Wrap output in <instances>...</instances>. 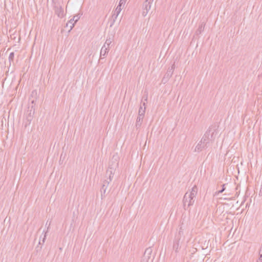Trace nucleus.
I'll list each match as a JSON object with an SVG mask.
<instances>
[{"instance_id":"f257e3e1","label":"nucleus","mask_w":262,"mask_h":262,"mask_svg":"<svg viewBox=\"0 0 262 262\" xmlns=\"http://www.w3.org/2000/svg\"><path fill=\"white\" fill-rule=\"evenodd\" d=\"M197 193L198 187L194 185L190 192H187L185 194L183 199V207L185 210H188L189 207L194 204Z\"/></svg>"},{"instance_id":"f03ea898","label":"nucleus","mask_w":262,"mask_h":262,"mask_svg":"<svg viewBox=\"0 0 262 262\" xmlns=\"http://www.w3.org/2000/svg\"><path fill=\"white\" fill-rule=\"evenodd\" d=\"M118 157L117 155H114L113 156L112 160L110 162L108 168L107 169L106 171V177L108 176V178L104 182H105V183H107V185H108L110 182L112 181L116 170V168L118 165Z\"/></svg>"},{"instance_id":"7ed1b4c3","label":"nucleus","mask_w":262,"mask_h":262,"mask_svg":"<svg viewBox=\"0 0 262 262\" xmlns=\"http://www.w3.org/2000/svg\"><path fill=\"white\" fill-rule=\"evenodd\" d=\"M215 129H213L212 127H209L204 134L201 140L203 143H205L209 146L210 143H212L215 139Z\"/></svg>"},{"instance_id":"20e7f679","label":"nucleus","mask_w":262,"mask_h":262,"mask_svg":"<svg viewBox=\"0 0 262 262\" xmlns=\"http://www.w3.org/2000/svg\"><path fill=\"white\" fill-rule=\"evenodd\" d=\"M34 105L29 104L28 110L26 111L25 116V119L24 120L25 127H26L28 125H30L33 119V115L35 112Z\"/></svg>"},{"instance_id":"39448f33","label":"nucleus","mask_w":262,"mask_h":262,"mask_svg":"<svg viewBox=\"0 0 262 262\" xmlns=\"http://www.w3.org/2000/svg\"><path fill=\"white\" fill-rule=\"evenodd\" d=\"M154 0H145L143 4L142 15L145 16L151 8V4Z\"/></svg>"},{"instance_id":"423d86ee","label":"nucleus","mask_w":262,"mask_h":262,"mask_svg":"<svg viewBox=\"0 0 262 262\" xmlns=\"http://www.w3.org/2000/svg\"><path fill=\"white\" fill-rule=\"evenodd\" d=\"M53 8L55 14H56L58 17L62 18L64 16V14L63 9L60 5V3L53 6Z\"/></svg>"},{"instance_id":"0eeeda50","label":"nucleus","mask_w":262,"mask_h":262,"mask_svg":"<svg viewBox=\"0 0 262 262\" xmlns=\"http://www.w3.org/2000/svg\"><path fill=\"white\" fill-rule=\"evenodd\" d=\"M152 250L151 248L149 247L146 249L142 260L141 262H148L149 259L150 257V255L152 253Z\"/></svg>"},{"instance_id":"6e6552de","label":"nucleus","mask_w":262,"mask_h":262,"mask_svg":"<svg viewBox=\"0 0 262 262\" xmlns=\"http://www.w3.org/2000/svg\"><path fill=\"white\" fill-rule=\"evenodd\" d=\"M209 146L206 145L205 143L202 142L201 140L196 145L195 147L194 151L195 152H200L203 150L206 149Z\"/></svg>"},{"instance_id":"1a4fd4ad","label":"nucleus","mask_w":262,"mask_h":262,"mask_svg":"<svg viewBox=\"0 0 262 262\" xmlns=\"http://www.w3.org/2000/svg\"><path fill=\"white\" fill-rule=\"evenodd\" d=\"M37 92L36 90H33L32 91L30 97L29 98L30 101H31V103L30 104L31 105H34L35 104V102L37 100Z\"/></svg>"},{"instance_id":"9d476101","label":"nucleus","mask_w":262,"mask_h":262,"mask_svg":"<svg viewBox=\"0 0 262 262\" xmlns=\"http://www.w3.org/2000/svg\"><path fill=\"white\" fill-rule=\"evenodd\" d=\"M175 69V64L174 62L172 64L171 67L169 68L167 70V72L165 73L164 76H165V78H169L172 76L174 70Z\"/></svg>"},{"instance_id":"9b49d317","label":"nucleus","mask_w":262,"mask_h":262,"mask_svg":"<svg viewBox=\"0 0 262 262\" xmlns=\"http://www.w3.org/2000/svg\"><path fill=\"white\" fill-rule=\"evenodd\" d=\"M108 185H107V183H105V182H103V184L100 189L101 199H103L105 197V193L106 192Z\"/></svg>"},{"instance_id":"f8f14e48","label":"nucleus","mask_w":262,"mask_h":262,"mask_svg":"<svg viewBox=\"0 0 262 262\" xmlns=\"http://www.w3.org/2000/svg\"><path fill=\"white\" fill-rule=\"evenodd\" d=\"M110 49L105 47V45H103L100 51V56L105 57L109 51Z\"/></svg>"},{"instance_id":"ddd939ff","label":"nucleus","mask_w":262,"mask_h":262,"mask_svg":"<svg viewBox=\"0 0 262 262\" xmlns=\"http://www.w3.org/2000/svg\"><path fill=\"white\" fill-rule=\"evenodd\" d=\"M143 118L144 117L140 116L139 115L138 116L136 123V127L137 128H138L141 126L143 121Z\"/></svg>"},{"instance_id":"4468645a","label":"nucleus","mask_w":262,"mask_h":262,"mask_svg":"<svg viewBox=\"0 0 262 262\" xmlns=\"http://www.w3.org/2000/svg\"><path fill=\"white\" fill-rule=\"evenodd\" d=\"M121 10H122L121 8L117 6L114 11V14L112 15V18H115V19H116L117 18L119 14L121 12Z\"/></svg>"},{"instance_id":"2eb2a0df","label":"nucleus","mask_w":262,"mask_h":262,"mask_svg":"<svg viewBox=\"0 0 262 262\" xmlns=\"http://www.w3.org/2000/svg\"><path fill=\"white\" fill-rule=\"evenodd\" d=\"M205 24L204 22H202L199 26V28L197 29L196 31V33L197 34H201V32L204 30L205 27Z\"/></svg>"},{"instance_id":"dca6fc26","label":"nucleus","mask_w":262,"mask_h":262,"mask_svg":"<svg viewBox=\"0 0 262 262\" xmlns=\"http://www.w3.org/2000/svg\"><path fill=\"white\" fill-rule=\"evenodd\" d=\"M113 40V37H110L109 38H107L105 41V42L104 43V45H105V47L108 48L110 49V46Z\"/></svg>"},{"instance_id":"f3484780","label":"nucleus","mask_w":262,"mask_h":262,"mask_svg":"<svg viewBox=\"0 0 262 262\" xmlns=\"http://www.w3.org/2000/svg\"><path fill=\"white\" fill-rule=\"evenodd\" d=\"M179 240H176L173 242V249L175 250L176 252L178 251V249L179 248Z\"/></svg>"},{"instance_id":"a211bd4d","label":"nucleus","mask_w":262,"mask_h":262,"mask_svg":"<svg viewBox=\"0 0 262 262\" xmlns=\"http://www.w3.org/2000/svg\"><path fill=\"white\" fill-rule=\"evenodd\" d=\"M145 111V107L144 106V108H143L142 106H140L138 112V115L140 116L144 117Z\"/></svg>"},{"instance_id":"6ab92c4d","label":"nucleus","mask_w":262,"mask_h":262,"mask_svg":"<svg viewBox=\"0 0 262 262\" xmlns=\"http://www.w3.org/2000/svg\"><path fill=\"white\" fill-rule=\"evenodd\" d=\"M14 58V52H11L9 56V61L10 63L13 62Z\"/></svg>"},{"instance_id":"aec40b11","label":"nucleus","mask_w":262,"mask_h":262,"mask_svg":"<svg viewBox=\"0 0 262 262\" xmlns=\"http://www.w3.org/2000/svg\"><path fill=\"white\" fill-rule=\"evenodd\" d=\"M80 15L79 14L75 15L72 18V20H74V23H76L80 18Z\"/></svg>"},{"instance_id":"412c9836","label":"nucleus","mask_w":262,"mask_h":262,"mask_svg":"<svg viewBox=\"0 0 262 262\" xmlns=\"http://www.w3.org/2000/svg\"><path fill=\"white\" fill-rule=\"evenodd\" d=\"M73 21H74V20H72V18H71L69 21H68V23L67 24V25L68 24H71V26H70V30H72V28L74 27V25L75 23H74V22L73 23Z\"/></svg>"},{"instance_id":"4be33fe9","label":"nucleus","mask_w":262,"mask_h":262,"mask_svg":"<svg viewBox=\"0 0 262 262\" xmlns=\"http://www.w3.org/2000/svg\"><path fill=\"white\" fill-rule=\"evenodd\" d=\"M257 262H262V253H261V249H259V257Z\"/></svg>"},{"instance_id":"5701e85b","label":"nucleus","mask_w":262,"mask_h":262,"mask_svg":"<svg viewBox=\"0 0 262 262\" xmlns=\"http://www.w3.org/2000/svg\"><path fill=\"white\" fill-rule=\"evenodd\" d=\"M225 185L226 184H223L222 185V188L221 190L218 191L217 192H215V194H219V193H221L222 192H223V191L225 190Z\"/></svg>"},{"instance_id":"b1692460","label":"nucleus","mask_w":262,"mask_h":262,"mask_svg":"<svg viewBox=\"0 0 262 262\" xmlns=\"http://www.w3.org/2000/svg\"><path fill=\"white\" fill-rule=\"evenodd\" d=\"M126 0H120L118 7L121 8L122 5H124Z\"/></svg>"},{"instance_id":"393cba45","label":"nucleus","mask_w":262,"mask_h":262,"mask_svg":"<svg viewBox=\"0 0 262 262\" xmlns=\"http://www.w3.org/2000/svg\"><path fill=\"white\" fill-rule=\"evenodd\" d=\"M46 238V234H45V235L43 236V237L42 238V242H41L40 241L39 242V244H43L45 243V242Z\"/></svg>"},{"instance_id":"a878e982","label":"nucleus","mask_w":262,"mask_h":262,"mask_svg":"<svg viewBox=\"0 0 262 262\" xmlns=\"http://www.w3.org/2000/svg\"><path fill=\"white\" fill-rule=\"evenodd\" d=\"M169 79V78H165V76H164L163 79H162V82L164 83H165L166 82H167L168 81V80Z\"/></svg>"},{"instance_id":"bb28decb","label":"nucleus","mask_w":262,"mask_h":262,"mask_svg":"<svg viewBox=\"0 0 262 262\" xmlns=\"http://www.w3.org/2000/svg\"><path fill=\"white\" fill-rule=\"evenodd\" d=\"M52 3L53 6L56 5L57 4H59L58 0H52Z\"/></svg>"},{"instance_id":"cd10ccee","label":"nucleus","mask_w":262,"mask_h":262,"mask_svg":"<svg viewBox=\"0 0 262 262\" xmlns=\"http://www.w3.org/2000/svg\"><path fill=\"white\" fill-rule=\"evenodd\" d=\"M116 19H115V18H112V20H111L110 27H112V26L114 24V23Z\"/></svg>"},{"instance_id":"c85d7f7f","label":"nucleus","mask_w":262,"mask_h":262,"mask_svg":"<svg viewBox=\"0 0 262 262\" xmlns=\"http://www.w3.org/2000/svg\"><path fill=\"white\" fill-rule=\"evenodd\" d=\"M143 105L144 106H145V102H143Z\"/></svg>"},{"instance_id":"c756f323","label":"nucleus","mask_w":262,"mask_h":262,"mask_svg":"<svg viewBox=\"0 0 262 262\" xmlns=\"http://www.w3.org/2000/svg\"><path fill=\"white\" fill-rule=\"evenodd\" d=\"M260 249H261V253H262V247H260Z\"/></svg>"}]
</instances>
